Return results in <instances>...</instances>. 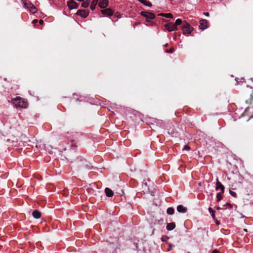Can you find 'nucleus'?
Returning a JSON list of instances; mask_svg holds the SVG:
<instances>
[{
  "instance_id": "obj_29",
  "label": "nucleus",
  "mask_w": 253,
  "mask_h": 253,
  "mask_svg": "<svg viewBox=\"0 0 253 253\" xmlns=\"http://www.w3.org/2000/svg\"><path fill=\"white\" fill-rule=\"evenodd\" d=\"M38 20L37 19H34V20H33L32 23L33 24H36V23H38Z\"/></svg>"
},
{
  "instance_id": "obj_20",
  "label": "nucleus",
  "mask_w": 253,
  "mask_h": 253,
  "mask_svg": "<svg viewBox=\"0 0 253 253\" xmlns=\"http://www.w3.org/2000/svg\"><path fill=\"white\" fill-rule=\"evenodd\" d=\"M216 197H217V201H220L222 199L221 193H217Z\"/></svg>"
},
{
  "instance_id": "obj_33",
  "label": "nucleus",
  "mask_w": 253,
  "mask_h": 253,
  "mask_svg": "<svg viewBox=\"0 0 253 253\" xmlns=\"http://www.w3.org/2000/svg\"><path fill=\"white\" fill-rule=\"evenodd\" d=\"M251 98H252V99H253V91L251 94Z\"/></svg>"
},
{
  "instance_id": "obj_22",
  "label": "nucleus",
  "mask_w": 253,
  "mask_h": 253,
  "mask_svg": "<svg viewBox=\"0 0 253 253\" xmlns=\"http://www.w3.org/2000/svg\"><path fill=\"white\" fill-rule=\"evenodd\" d=\"M165 15H165V17L166 18H173V15L170 13H166Z\"/></svg>"
},
{
  "instance_id": "obj_1",
  "label": "nucleus",
  "mask_w": 253,
  "mask_h": 253,
  "mask_svg": "<svg viewBox=\"0 0 253 253\" xmlns=\"http://www.w3.org/2000/svg\"><path fill=\"white\" fill-rule=\"evenodd\" d=\"M12 102L14 107L16 108L25 109L28 105V103L27 100L20 96H17L16 97L13 98L12 99Z\"/></svg>"
},
{
  "instance_id": "obj_30",
  "label": "nucleus",
  "mask_w": 253,
  "mask_h": 253,
  "mask_svg": "<svg viewBox=\"0 0 253 253\" xmlns=\"http://www.w3.org/2000/svg\"><path fill=\"white\" fill-rule=\"evenodd\" d=\"M203 14L206 16H209L210 14L209 12H204Z\"/></svg>"
},
{
  "instance_id": "obj_23",
  "label": "nucleus",
  "mask_w": 253,
  "mask_h": 253,
  "mask_svg": "<svg viewBox=\"0 0 253 253\" xmlns=\"http://www.w3.org/2000/svg\"><path fill=\"white\" fill-rule=\"evenodd\" d=\"M229 192H230V194L234 197L235 198H236L237 197V194L235 192L231 191V190H230L229 191Z\"/></svg>"
},
{
  "instance_id": "obj_19",
  "label": "nucleus",
  "mask_w": 253,
  "mask_h": 253,
  "mask_svg": "<svg viewBox=\"0 0 253 253\" xmlns=\"http://www.w3.org/2000/svg\"><path fill=\"white\" fill-rule=\"evenodd\" d=\"M209 211L211 213L212 218H215L214 211L210 207L209 208Z\"/></svg>"
},
{
  "instance_id": "obj_7",
  "label": "nucleus",
  "mask_w": 253,
  "mask_h": 253,
  "mask_svg": "<svg viewBox=\"0 0 253 253\" xmlns=\"http://www.w3.org/2000/svg\"><path fill=\"white\" fill-rule=\"evenodd\" d=\"M68 6L70 9L78 8L79 4L73 0H70L68 2Z\"/></svg>"
},
{
  "instance_id": "obj_3",
  "label": "nucleus",
  "mask_w": 253,
  "mask_h": 253,
  "mask_svg": "<svg viewBox=\"0 0 253 253\" xmlns=\"http://www.w3.org/2000/svg\"><path fill=\"white\" fill-rule=\"evenodd\" d=\"M140 14L142 16L146 17L147 19H154L155 18V14L151 12H146V11H141ZM146 21L148 23L151 22V21L148 19H147Z\"/></svg>"
},
{
  "instance_id": "obj_15",
  "label": "nucleus",
  "mask_w": 253,
  "mask_h": 253,
  "mask_svg": "<svg viewBox=\"0 0 253 253\" xmlns=\"http://www.w3.org/2000/svg\"><path fill=\"white\" fill-rule=\"evenodd\" d=\"M175 227V224L174 222L168 223L167 225V229L168 230H172Z\"/></svg>"
},
{
  "instance_id": "obj_2",
  "label": "nucleus",
  "mask_w": 253,
  "mask_h": 253,
  "mask_svg": "<svg viewBox=\"0 0 253 253\" xmlns=\"http://www.w3.org/2000/svg\"><path fill=\"white\" fill-rule=\"evenodd\" d=\"M181 29L184 35L190 34L191 31L193 30V28L191 27L190 24L185 21H183Z\"/></svg>"
},
{
  "instance_id": "obj_17",
  "label": "nucleus",
  "mask_w": 253,
  "mask_h": 253,
  "mask_svg": "<svg viewBox=\"0 0 253 253\" xmlns=\"http://www.w3.org/2000/svg\"><path fill=\"white\" fill-rule=\"evenodd\" d=\"M183 23V21H182V20L181 19H177L174 25H175V27H177V26L180 25L181 24L182 25Z\"/></svg>"
},
{
  "instance_id": "obj_9",
  "label": "nucleus",
  "mask_w": 253,
  "mask_h": 253,
  "mask_svg": "<svg viewBox=\"0 0 253 253\" xmlns=\"http://www.w3.org/2000/svg\"><path fill=\"white\" fill-rule=\"evenodd\" d=\"M25 6L27 7V8L30 9V12L33 13H35L37 11L36 7L32 3L27 4V3H24Z\"/></svg>"
},
{
  "instance_id": "obj_5",
  "label": "nucleus",
  "mask_w": 253,
  "mask_h": 253,
  "mask_svg": "<svg viewBox=\"0 0 253 253\" xmlns=\"http://www.w3.org/2000/svg\"><path fill=\"white\" fill-rule=\"evenodd\" d=\"M76 14L82 17L86 18L89 14V11L85 9H80L77 11Z\"/></svg>"
},
{
  "instance_id": "obj_31",
  "label": "nucleus",
  "mask_w": 253,
  "mask_h": 253,
  "mask_svg": "<svg viewBox=\"0 0 253 253\" xmlns=\"http://www.w3.org/2000/svg\"><path fill=\"white\" fill-rule=\"evenodd\" d=\"M211 253H218V252L216 250H213Z\"/></svg>"
},
{
  "instance_id": "obj_6",
  "label": "nucleus",
  "mask_w": 253,
  "mask_h": 253,
  "mask_svg": "<svg viewBox=\"0 0 253 253\" xmlns=\"http://www.w3.org/2000/svg\"><path fill=\"white\" fill-rule=\"evenodd\" d=\"M208 27V22L206 19H201L200 20L199 28L204 30Z\"/></svg>"
},
{
  "instance_id": "obj_25",
  "label": "nucleus",
  "mask_w": 253,
  "mask_h": 253,
  "mask_svg": "<svg viewBox=\"0 0 253 253\" xmlns=\"http://www.w3.org/2000/svg\"><path fill=\"white\" fill-rule=\"evenodd\" d=\"M169 239V237L168 236H163L161 238V240L163 242H166L167 241V240Z\"/></svg>"
},
{
  "instance_id": "obj_35",
  "label": "nucleus",
  "mask_w": 253,
  "mask_h": 253,
  "mask_svg": "<svg viewBox=\"0 0 253 253\" xmlns=\"http://www.w3.org/2000/svg\"><path fill=\"white\" fill-rule=\"evenodd\" d=\"M227 205H228V206H230L231 207H232V206L231 205V204H229V203H227Z\"/></svg>"
},
{
  "instance_id": "obj_26",
  "label": "nucleus",
  "mask_w": 253,
  "mask_h": 253,
  "mask_svg": "<svg viewBox=\"0 0 253 253\" xmlns=\"http://www.w3.org/2000/svg\"><path fill=\"white\" fill-rule=\"evenodd\" d=\"M190 149V148L189 146L187 145H185L184 146V148L183 149V150H189Z\"/></svg>"
},
{
  "instance_id": "obj_4",
  "label": "nucleus",
  "mask_w": 253,
  "mask_h": 253,
  "mask_svg": "<svg viewBox=\"0 0 253 253\" xmlns=\"http://www.w3.org/2000/svg\"><path fill=\"white\" fill-rule=\"evenodd\" d=\"M165 28L169 32L177 30V27L173 23H169L165 25Z\"/></svg>"
},
{
  "instance_id": "obj_21",
  "label": "nucleus",
  "mask_w": 253,
  "mask_h": 253,
  "mask_svg": "<svg viewBox=\"0 0 253 253\" xmlns=\"http://www.w3.org/2000/svg\"><path fill=\"white\" fill-rule=\"evenodd\" d=\"M83 2L82 3V6L84 8H86L89 6V4L88 2L85 1H83Z\"/></svg>"
},
{
  "instance_id": "obj_24",
  "label": "nucleus",
  "mask_w": 253,
  "mask_h": 253,
  "mask_svg": "<svg viewBox=\"0 0 253 253\" xmlns=\"http://www.w3.org/2000/svg\"><path fill=\"white\" fill-rule=\"evenodd\" d=\"M174 48H171L170 49H167L166 50V52H168V53H173L174 52Z\"/></svg>"
},
{
  "instance_id": "obj_8",
  "label": "nucleus",
  "mask_w": 253,
  "mask_h": 253,
  "mask_svg": "<svg viewBox=\"0 0 253 253\" xmlns=\"http://www.w3.org/2000/svg\"><path fill=\"white\" fill-rule=\"evenodd\" d=\"M101 13L104 16H110L113 14V11L110 8H106L105 9H103L101 10Z\"/></svg>"
},
{
  "instance_id": "obj_13",
  "label": "nucleus",
  "mask_w": 253,
  "mask_h": 253,
  "mask_svg": "<svg viewBox=\"0 0 253 253\" xmlns=\"http://www.w3.org/2000/svg\"><path fill=\"white\" fill-rule=\"evenodd\" d=\"M33 217L36 219H39L41 216V212L38 210H35L32 212Z\"/></svg>"
},
{
  "instance_id": "obj_11",
  "label": "nucleus",
  "mask_w": 253,
  "mask_h": 253,
  "mask_svg": "<svg viewBox=\"0 0 253 253\" xmlns=\"http://www.w3.org/2000/svg\"><path fill=\"white\" fill-rule=\"evenodd\" d=\"M217 182H216V190H217L218 189H220L221 190L222 193H224V186L223 185H222L219 181L218 178L216 179Z\"/></svg>"
},
{
  "instance_id": "obj_14",
  "label": "nucleus",
  "mask_w": 253,
  "mask_h": 253,
  "mask_svg": "<svg viewBox=\"0 0 253 253\" xmlns=\"http://www.w3.org/2000/svg\"><path fill=\"white\" fill-rule=\"evenodd\" d=\"M177 210L179 212L184 213L187 211V208L184 207L182 205H178L177 207Z\"/></svg>"
},
{
  "instance_id": "obj_28",
  "label": "nucleus",
  "mask_w": 253,
  "mask_h": 253,
  "mask_svg": "<svg viewBox=\"0 0 253 253\" xmlns=\"http://www.w3.org/2000/svg\"><path fill=\"white\" fill-rule=\"evenodd\" d=\"M43 22H44V21H43V20H42V19H40V20H39V23H40V24H41V25L43 24Z\"/></svg>"
},
{
  "instance_id": "obj_32",
  "label": "nucleus",
  "mask_w": 253,
  "mask_h": 253,
  "mask_svg": "<svg viewBox=\"0 0 253 253\" xmlns=\"http://www.w3.org/2000/svg\"><path fill=\"white\" fill-rule=\"evenodd\" d=\"M165 14H166V13H160L159 15L160 16L165 17V15H166Z\"/></svg>"
},
{
  "instance_id": "obj_40",
  "label": "nucleus",
  "mask_w": 253,
  "mask_h": 253,
  "mask_svg": "<svg viewBox=\"0 0 253 253\" xmlns=\"http://www.w3.org/2000/svg\"><path fill=\"white\" fill-rule=\"evenodd\" d=\"M167 45H168V44H167H167H166L165 46H167Z\"/></svg>"
},
{
  "instance_id": "obj_18",
  "label": "nucleus",
  "mask_w": 253,
  "mask_h": 253,
  "mask_svg": "<svg viewBox=\"0 0 253 253\" xmlns=\"http://www.w3.org/2000/svg\"><path fill=\"white\" fill-rule=\"evenodd\" d=\"M174 212V210L172 208H169L167 210V212L169 214H172Z\"/></svg>"
},
{
  "instance_id": "obj_16",
  "label": "nucleus",
  "mask_w": 253,
  "mask_h": 253,
  "mask_svg": "<svg viewBox=\"0 0 253 253\" xmlns=\"http://www.w3.org/2000/svg\"><path fill=\"white\" fill-rule=\"evenodd\" d=\"M99 0H93L90 5V9L94 10L95 9L96 5L98 3Z\"/></svg>"
},
{
  "instance_id": "obj_10",
  "label": "nucleus",
  "mask_w": 253,
  "mask_h": 253,
  "mask_svg": "<svg viewBox=\"0 0 253 253\" xmlns=\"http://www.w3.org/2000/svg\"><path fill=\"white\" fill-rule=\"evenodd\" d=\"M98 6L101 8H105L108 5V0H99Z\"/></svg>"
},
{
  "instance_id": "obj_37",
  "label": "nucleus",
  "mask_w": 253,
  "mask_h": 253,
  "mask_svg": "<svg viewBox=\"0 0 253 253\" xmlns=\"http://www.w3.org/2000/svg\"><path fill=\"white\" fill-rule=\"evenodd\" d=\"M216 209H217V210H220V209H221V208H220V207H217L216 208Z\"/></svg>"
},
{
  "instance_id": "obj_39",
  "label": "nucleus",
  "mask_w": 253,
  "mask_h": 253,
  "mask_svg": "<svg viewBox=\"0 0 253 253\" xmlns=\"http://www.w3.org/2000/svg\"><path fill=\"white\" fill-rule=\"evenodd\" d=\"M118 14L117 13H115V15L116 16H118V14Z\"/></svg>"
},
{
  "instance_id": "obj_12",
  "label": "nucleus",
  "mask_w": 253,
  "mask_h": 253,
  "mask_svg": "<svg viewBox=\"0 0 253 253\" xmlns=\"http://www.w3.org/2000/svg\"><path fill=\"white\" fill-rule=\"evenodd\" d=\"M105 192L106 196L108 197H111L113 196V191L109 188H106L105 189Z\"/></svg>"
},
{
  "instance_id": "obj_34",
  "label": "nucleus",
  "mask_w": 253,
  "mask_h": 253,
  "mask_svg": "<svg viewBox=\"0 0 253 253\" xmlns=\"http://www.w3.org/2000/svg\"><path fill=\"white\" fill-rule=\"evenodd\" d=\"M219 223H220L219 221H218L217 220L216 221V224L218 225V224H219Z\"/></svg>"
},
{
  "instance_id": "obj_36",
  "label": "nucleus",
  "mask_w": 253,
  "mask_h": 253,
  "mask_svg": "<svg viewBox=\"0 0 253 253\" xmlns=\"http://www.w3.org/2000/svg\"><path fill=\"white\" fill-rule=\"evenodd\" d=\"M91 0H86V1L88 2V4L90 2Z\"/></svg>"
},
{
  "instance_id": "obj_38",
  "label": "nucleus",
  "mask_w": 253,
  "mask_h": 253,
  "mask_svg": "<svg viewBox=\"0 0 253 253\" xmlns=\"http://www.w3.org/2000/svg\"><path fill=\"white\" fill-rule=\"evenodd\" d=\"M244 231H245V232H247V229H244Z\"/></svg>"
},
{
  "instance_id": "obj_27",
  "label": "nucleus",
  "mask_w": 253,
  "mask_h": 253,
  "mask_svg": "<svg viewBox=\"0 0 253 253\" xmlns=\"http://www.w3.org/2000/svg\"><path fill=\"white\" fill-rule=\"evenodd\" d=\"M169 248L167 250L168 252L172 250V247H173V246L171 244H169Z\"/></svg>"
}]
</instances>
